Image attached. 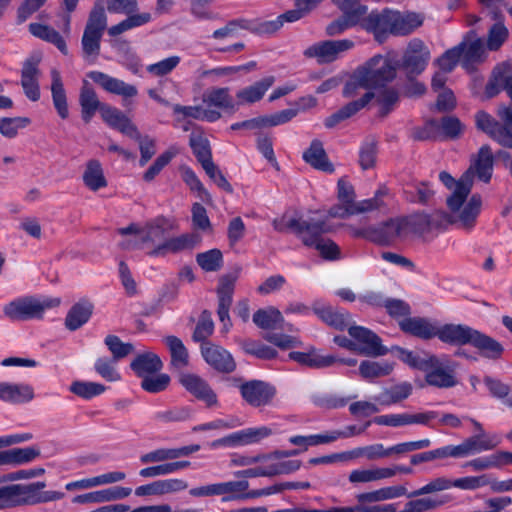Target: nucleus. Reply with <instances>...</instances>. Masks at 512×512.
<instances>
[{
	"label": "nucleus",
	"mask_w": 512,
	"mask_h": 512,
	"mask_svg": "<svg viewBox=\"0 0 512 512\" xmlns=\"http://www.w3.org/2000/svg\"><path fill=\"white\" fill-rule=\"evenodd\" d=\"M422 22V18L416 13L402 14L399 11L385 8L381 11H371L363 19L361 26L367 32L373 33L378 42H382L388 34H410L421 26Z\"/></svg>",
	"instance_id": "obj_1"
},
{
	"label": "nucleus",
	"mask_w": 512,
	"mask_h": 512,
	"mask_svg": "<svg viewBox=\"0 0 512 512\" xmlns=\"http://www.w3.org/2000/svg\"><path fill=\"white\" fill-rule=\"evenodd\" d=\"M59 298H44L42 300L34 296L18 297L3 307V314L11 321H27L40 319L46 309L60 305Z\"/></svg>",
	"instance_id": "obj_2"
},
{
	"label": "nucleus",
	"mask_w": 512,
	"mask_h": 512,
	"mask_svg": "<svg viewBox=\"0 0 512 512\" xmlns=\"http://www.w3.org/2000/svg\"><path fill=\"white\" fill-rule=\"evenodd\" d=\"M349 234L354 238H362L379 246H390L400 237L405 222L401 219H389L378 225L354 226L347 225Z\"/></svg>",
	"instance_id": "obj_3"
},
{
	"label": "nucleus",
	"mask_w": 512,
	"mask_h": 512,
	"mask_svg": "<svg viewBox=\"0 0 512 512\" xmlns=\"http://www.w3.org/2000/svg\"><path fill=\"white\" fill-rule=\"evenodd\" d=\"M498 116L505 124H500L485 111H478L475 115L476 127L500 145L512 147V108L507 106L499 108Z\"/></svg>",
	"instance_id": "obj_4"
},
{
	"label": "nucleus",
	"mask_w": 512,
	"mask_h": 512,
	"mask_svg": "<svg viewBox=\"0 0 512 512\" xmlns=\"http://www.w3.org/2000/svg\"><path fill=\"white\" fill-rule=\"evenodd\" d=\"M44 481L29 484H10V501L14 507L34 506L38 504L58 501L64 498L61 491H44Z\"/></svg>",
	"instance_id": "obj_5"
},
{
	"label": "nucleus",
	"mask_w": 512,
	"mask_h": 512,
	"mask_svg": "<svg viewBox=\"0 0 512 512\" xmlns=\"http://www.w3.org/2000/svg\"><path fill=\"white\" fill-rule=\"evenodd\" d=\"M458 363L451 360L448 355H431L425 373V382L432 387L448 389L458 384L456 369Z\"/></svg>",
	"instance_id": "obj_6"
},
{
	"label": "nucleus",
	"mask_w": 512,
	"mask_h": 512,
	"mask_svg": "<svg viewBox=\"0 0 512 512\" xmlns=\"http://www.w3.org/2000/svg\"><path fill=\"white\" fill-rule=\"evenodd\" d=\"M164 218H157L147 223L141 231V237L138 240H126L121 243V247L126 250L148 249L147 255L151 257H163L165 254H153L158 247L167 242L166 229L164 227Z\"/></svg>",
	"instance_id": "obj_7"
},
{
	"label": "nucleus",
	"mask_w": 512,
	"mask_h": 512,
	"mask_svg": "<svg viewBox=\"0 0 512 512\" xmlns=\"http://www.w3.org/2000/svg\"><path fill=\"white\" fill-rule=\"evenodd\" d=\"M286 225L301 240L303 245L309 248L323 239L325 234L333 231V226L323 218H291Z\"/></svg>",
	"instance_id": "obj_8"
},
{
	"label": "nucleus",
	"mask_w": 512,
	"mask_h": 512,
	"mask_svg": "<svg viewBox=\"0 0 512 512\" xmlns=\"http://www.w3.org/2000/svg\"><path fill=\"white\" fill-rule=\"evenodd\" d=\"M430 60V51L420 39H413L409 42L402 59L397 68L405 72L407 80L420 75L427 67Z\"/></svg>",
	"instance_id": "obj_9"
},
{
	"label": "nucleus",
	"mask_w": 512,
	"mask_h": 512,
	"mask_svg": "<svg viewBox=\"0 0 512 512\" xmlns=\"http://www.w3.org/2000/svg\"><path fill=\"white\" fill-rule=\"evenodd\" d=\"M397 64L390 58L376 55L359 67L370 88L382 87L396 77Z\"/></svg>",
	"instance_id": "obj_10"
},
{
	"label": "nucleus",
	"mask_w": 512,
	"mask_h": 512,
	"mask_svg": "<svg viewBox=\"0 0 512 512\" xmlns=\"http://www.w3.org/2000/svg\"><path fill=\"white\" fill-rule=\"evenodd\" d=\"M470 421L477 433L466 438L461 444L453 445V448L459 458L482 451L492 450L501 442V439L496 434H487L479 421L472 418Z\"/></svg>",
	"instance_id": "obj_11"
},
{
	"label": "nucleus",
	"mask_w": 512,
	"mask_h": 512,
	"mask_svg": "<svg viewBox=\"0 0 512 512\" xmlns=\"http://www.w3.org/2000/svg\"><path fill=\"white\" fill-rule=\"evenodd\" d=\"M237 279L238 271L221 276L216 290L218 298L217 315L225 333L232 327L229 311L233 302V293Z\"/></svg>",
	"instance_id": "obj_12"
},
{
	"label": "nucleus",
	"mask_w": 512,
	"mask_h": 512,
	"mask_svg": "<svg viewBox=\"0 0 512 512\" xmlns=\"http://www.w3.org/2000/svg\"><path fill=\"white\" fill-rule=\"evenodd\" d=\"M439 179L448 189H454L452 194L447 198L446 203L449 210L457 212L462 207L463 203H465L471 191V171H466L457 181L448 172L442 171L439 174Z\"/></svg>",
	"instance_id": "obj_13"
},
{
	"label": "nucleus",
	"mask_w": 512,
	"mask_h": 512,
	"mask_svg": "<svg viewBox=\"0 0 512 512\" xmlns=\"http://www.w3.org/2000/svg\"><path fill=\"white\" fill-rule=\"evenodd\" d=\"M458 45H462L461 66L468 73L474 72L486 58L483 40L477 37L475 31H469Z\"/></svg>",
	"instance_id": "obj_14"
},
{
	"label": "nucleus",
	"mask_w": 512,
	"mask_h": 512,
	"mask_svg": "<svg viewBox=\"0 0 512 512\" xmlns=\"http://www.w3.org/2000/svg\"><path fill=\"white\" fill-rule=\"evenodd\" d=\"M353 46L354 42L349 39L326 40L310 46L305 50L304 54L307 57L317 58L321 64L330 63L335 61L341 53L353 48Z\"/></svg>",
	"instance_id": "obj_15"
},
{
	"label": "nucleus",
	"mask_w": 512,
	"mask_h": 512,
	"mask_svg": "<svg viewBox=\"0 0 512 512\" xmlns=\"http://www.w3.org/2000/svg\"><path fill=\"white\" fill-rule=\"evenodd\" d=\"M242 398L252 407L268 405L276 394L275 388L261 380H250L239 385Z\"/></svg>",
	"instance_id": "obj_16"
},
{
	"label": "nucleus",
	"mask_w": 512,
	"mask_h": 512,
	"mask_svg": "<svg viewBox=\"0 0 512 512\" xmlns=\"http://www.w3.org/2000/svg\"><path fill=\"white\" fill-rule=\"evenodd\" d=\"M439 413L437 411H425L416 414L400 413V414H386L376 416L373 422L377 425L389 427H403L407 425L419 424L431 426V421L437 419Z\"/></svg>",
	"instance_id": "obj_17"
},
{
	"label": "nucleus",
	"mask_w": 512,
	"mask_h": 512,
	"mask_svg": "<svg viewBox=\"0 0 512 512\" xmlns=\"http://www.w3.org/2000/svg\"><path fill=\"white\" fill-rule=\"evenodd\" d=\"M180 384L199 401L204 402L208 407L216 406L218 399L216 393L210 387L208 382L200 376L193 373H181L179 375Z\"/></svg>",
	"instance_id": "obj_18"
},
{
	"label": "nucleus",
	"mask_w": 512,
	"mask_h": 512,
	"mask_svg": "<svg viewBox=\"0 0 512 512\" xmlns=\"http://www.w3.org/2000/svg\"><path fill=\"white\" fill-rule=\"evenodd\" d=\"M201 355L206 363L218 372L231 373L236 369V363L230 352L219 345L203 343Z\"/></svg>",
	"instance_id": "obj_19"
},
{
	"label": "nucleus",
	"mask_w": 512,
	"mask_h": 512,
	"mask_svg": "<svg viewBox=\"0 0 512 512\" xmlns=\"http://www.w3.org/2000/svg\"><path fill=\"white\" fill-rule=\"evenodd\" d=\"M40 57L33 55L25 60L21 70V86L26 97L35 102L40 99V88L38 83V76L40 71L38 64Z\"/></svg>",
	"instance_id": "obj_20"
},
{
	"label": "nucleus",
	"mask_w": 512,
	"mask_h": 512,
	"mask_svg": "<svg viewBox=\"0 0 512 512\" xmlns=\"http://www.w3.org/2000/svg\"><path fill=\"white\" fill-rule=\"evenodd\" d=\"M87 76L105 91L122 96L123 98H133L137 96L136 86L128 84L123 80L112 77L101 71H90Z\"/></svg>",
	"instance_id": "obj_21"
},
{
	"label": "nucleus",
	"mask_w": 512,
	"mask_h": 512,
	"mask_svg": "<svg viewBox=\"0 0 512 512\" xmlns=\"http://www.w3.org/2000/svg\"><path fill=\"white\" fill-rule=\"evenodd\" d=\"M473 330L465 324L447 323L437 326L435 337L450 346L462 347L470 343Z\"/></svg>",
	"instance_id": "obj_22"
},
{
	"label": "nucleus",
	"mask_w": 512,
	"mask_h": 512,
	"mask_svg": "<svg viewBox=\"0 0 512 512\" xmlns=\"http://www.w3.org/2000/svg\"><path fill=\"white\" fill-rule=\"evenodd\" d=\"M312 310L323 322L335 329L343 331L351 323V316L346 310L335 308L322 301H315Z\"/></svg>",
	"instance_id": "obj_23"
},
{
	"label": "nucleus",
	"mask_w": 512,
	"mask_h": 512,
	"mask_svg": "<svg viewBox=\"0 0 512 512\" xmlns=\"http://www.w3.org/2000/svg\"><path fill=\"white\" fill-rule=\"evenodd\" d=\"M349 335L357 342L363 344V351L371 356L386 355L388 349L381 344V338L368 328L349 325Z\"/></svg>",
	"instance_id": "obj_24"
},
{
	"label": "nucleus",
	"mask_w": 512,
	"mask_h": 512,
	"mask_svg": "<svg viewBox=\"0 0 512 512\" xmlns=\"http://www.w3.org/2000/svg\"><path fill=\"white\" fill-rule=\"evenodd\" d=\"M35 397L34 389L27 383L0 382V401L12 405L25 404Z\"/></svg>",
	"instance_id": "obj_25"
},
{
	"label": "nucleus",
	"mask_w": 512,
	"mask_h": 512,
	"mask_svg": "<svg viewBox=\"0 0 512 512\" xmlns=\"http://www.w3.org/2000/svg\"><path fill=\"white\" fill-rule=\"evenodd\" d=\"M132 493L129 487L113 486L107 489L93 491L81 495H77L73 499V503H103L124 499Z\"/></svg>",
	"instance_id": "obj_26"
},
{
	"label": "nucleus",
	"mask_w": 512,
	"mask_h": 512,
	"mask_svg": "<svg viewBox=\"0 0 512 512\" xmlns=\"http://www.w3.org/2000/svg\"><path fill=\"white\" fill-rule=\"evenodd\" d=\"M400 329L414 337L430 340L435 337L437 325L424 317H406L399 321Z\"/></svg>",
	"instance_id": "obj_27"
},
{
	"label": "nucleus",
	"mask_w": 512,
	"mask_h": 512,
	"mask_svg": "<svg viewBox=\"0 0 512 512\" xmlns=\"http://www.w3.org/2000/svg\"><path fill=\"white\" fill-rule=\"evenodd\" d=\"M472 334L469 345L476 348L482 357L491 360L501 358L504 347L500 342L476 329Z\"/></svg>",
	"instance_id": "obj_28"
},
{
	"label": "nucleus",
	"mask_w": 512,
	"mask_h": 512,
	"mask_svg": "<svg viewBox=\"0 0 512 512\" xmlns=\"http://www.w3.org/2000/svg\"><path fill=\"white\" fill-rule=\"evenodd\" d=\"M374 96L375 95L373 92L368 91L360 99L347 103L338 111L325 119V127L331 129L338 125L340 122L349 119L364 107H366L368 103L374 98Z\"/></svg>",
	"instance_id": "obj_29"
},
{
	"label": "nucleus",
	"mask_w": 512,
	"mask_h": 512,
	"mask_svg": "<svg viewBox=\"0 0 512 512\" xmlns=\"http://www.w3.org/2000/svg\"><path fill=\"white\" fill-rule=\"evenodd\" d=\"M274 82V76H267L250 86L238 90L236 92V105L240 106L245 104H253L260 101L265 93L269 90V88L274 84Z\"/></svg>",
	"instance_id": "obj_30"
},
{
	"label": "nucleus",
	"mask_w": 512,
	"mask_h": 512,
	"mask_svg": "<svg viewBox=\"0 0 512 512\" xmlns=\"http://www.w3.org/2000/svg\"><path fill=\"white\" fill-rule=\"evenodd\" d=\"M493 162L490 146L483 145L467 171H471L472 178L476 175L481 181L488 183L492 177Z\"/></svg>",
	"instance_id": "obj_31"
},
{
	"label": "nucleus",
	"mask_w": 512,
	"mask_h": 512,
	"mask_svg": "<svg viewBox=\"0 0 512 512\" xmlns=\"http://www.w3.org/2000/svg\"><path fill=\"white\" fill-rule=\"evenodd\" d=\"M482 206V198L479 194H473L466 204L455 213L458 227L471 230L478 215L480 214Z\"/></svg>",
	"instance_id": "obj_32"
},
{
	"label": "nucleus",
	"mask_w": 512,
	"mask_h": 512,
	"mask_svg": "<svg viewBox=\"0 0 512 512\" xmlns=\"http://www.w3.org/2000/svg\"><path fill=\"white\" fill-rule=\"evenodd\" d=\"M303 159L317 170L328 173L334 171V167L327 157L323 143L318 139L312 140L309 148L303 152Z\"/></svg>",
	"instance_id": "obj_33"
},
{
	"label": "nucleus",
	"mask_w": 512,
	"mask_h": 512,
	"mask_svg": "<svg viewBox=\"0 0 512 512\" xmlns=\"http://www.w3.org/2000/svg\"><path fill=\"white\" fill-rule=\"evenodd\" d=\"M79 104L81 106V117L85 123H89L97 111L101 112L105 103L99 101L94 89L84 83L80 90Z\"/></svg>",
	"instance_id": "obj_34"
},
{
	"label": "nucleus",
	"mask_w": 512,
	"mask_h": 512,
	"mask_svg": "<svg viewBox=\"0 0 512 512\" xmlns=\"http://www.w3.org/2000/svg\"><path fill=\"white\" fill-rule=\"evenodd\" d=\"M201 242V236L197 233H186L177 237L168 238L162 246L158 247L153 254L178 253L183 250L193 249Z\"/></svg>",
	"instance_id": "obj_35"
},
{
	"label": "nucleus",
	"mask_w": 512,
	"mask_h": 512,
	"mask_svg": "<svg viewBox=\"0 0 512 512\" xmlns=\"http://www.w3.org/2000/svg\"><path fill=\"white\" fill-rule=\"evenodd\" d=\"M289 359L313 369H321L334 365L337 357L333 355H321L315 350L309 352L293 351L288 355Z\"/></svg>",
	"instance_id": "obj_36"
},
{
	"label": "nucleus",
	"mask_w": 512,
	"mask_h": 512,
	"mask_svg": "<svg viewBox=\"0 0 512 512\" xmlns=\"http://www.w3.org/2000/svg\"><path fill=\"white\" fill-rule=\"evenodd\" d=\"M93 304L88 300H82L74 304L65 318V326L70 331H75L86 324L92 313Z\"/></svg>",
	"instance_id": "obj_37"
},
{
	"label": "nucleus",
	"mask_w": 512,
	"mask_h": 512,
	"mask_svg": "<svg viewBox=\"0 0 512 512\" xmlns=\"http://www.w3.org/2000/svg\"><path fill=\"white\" fill-rule=\"evenodd\" d=\"M40 454V449L36 446L3 450L1 451V466L24 465L38 458Z\"/></svg>",
	"instance_id": "obj_38"
},
{
	"label": "nucleus",
	"mask_w": 512,
	"mask_h": 512,
	"mask_svg": "<svg viewBox=\"0 0 512 512\" xmlns=\"http://www.w3.org/2000/svg\"><path fill=\"white\" fill-rule=\"evenodd\" d=\"M189 145L197 161L204 166L212 167V151L208 138L202 131H193L189 136Z\"/></svg>",
	"instance_id": "obj_39"
},
{
	"label": "nucleus",
	"mask_w": 512,
	"mask_h": 512,
	"mask_svg": "<svg viewBox=\"0 0 512 512\" xmlns=\"http://www.w3.org/2000/svg\"><path fill=\"white\" fill-rule=\"evenodd\" d=\"M130 367L137 376L144 378L145 376L159 372L163 367V363L158 355L147 352L138 355L131 362Z\"/></svg>",
	"instance_id": "obj_40"
},
{
	"label": "nucleus",
	"mask_w": 512,
	"mask_h": 512,
	"mask_svg": "<svg viewBox=\"0 0 512 512\" xmlns=\"http://www.w3.org/2000/svg\"><path fill=\"white\" fill-rule=\"evenodd\" d=\"M29 32L33 36L55 45L62 54H68L66 41L54 28L40 23H30Z\"/></svg>",
	"instance_id": "obj_41"
},
{
	"label": "nucleus",
	"mask_w": 512,
	"mask_h": 512,
	"mask_svg": "<svg viewBox=\"0 0 512 512\" xmlns=\"http://www.w3.org/2000/svg\"><path fill=\"white\" fill-rule=\"evenodd\" d=\"M272 429L267 426L249 427L232 433L234 447L257 444L272 435Z\"/></svg>",
	"instance_id": "obj_42"
},
{
	"label": "nucleus",
	"mask_w": 512,
	"mask_h": 512,
	"mask_svg": "<svg viewBox=\"0 0 512 512\" xmlns=\"http://www.w3.org/2000/svg\"><path fill=\"white\" fill-rule=\"evenodd\" d=\"M51 93L54 107L58 113V115L62 119H66L69 115L68 105H67V97L64 89V85L62 82V78L60 72L56 69L51 70Z\"/></svg>",
	"instance_id": "obj_43"
},
{
	"label": "nucleus",
	"mask_w": 512,
	"mask_h": 512,
	"mask_svg": "<svg viewBox=\"0 0 512 512\" xmlns=\"http://www.w3.org/2000/svg\"><path fill=\"white\" fill-rule=\"evenodd\" d=\"M393 355L412 369L422 371L426 369L430 353L408 350L399 346L392 347Z\"/></svg>",
	"instance_id": "obj_44"
},
{
	"label": "nucleus",
	"mask_w": 512,
	"mask_h": 512,
	"mask_svg": "<svg viewBox=\"0 0 512 512\" xmlns=\"http://www.w3.org/2000/svg\"><path fill=\"white\" fill-rule=\"evenodd\" d=\"M171 357V366L181 370L189 364V353L183 341L177 336L170 335L164 338Z\"/></svg>",
	"instance_id": "obj_45"
},
{
	"label": "nucleus",
	"mask_w": 512,
	"mask_h": 512,
	"mask_svg": "<svg viewBox=\"0 0 512 512\" xmlns=\"http://www.w3.org/2000/svg\"><path fill=\"white\" fill-rule=\"evenodd\" d=\"M203 102L208 106L235 111L237 109L236 102L230 95L228 87L212 88L203 94Z\"/></svg>",
	"instance_id": "obj_46"
},
{
	"label": "nucleus",
	"mask_w": 512,
	"mask_h": 512,
	"mask_svg": "<svg viewBox=\"0 0 512 512\" xmlns=\"http://www.w3.org/2000/svg\"><path fill=\"white\" fill-rule=\"evenodd\" d=\"M413 391V386L409 382H402L391 387L385 388L375 399L382 405L390 406L407 399Z\"/></svg>",
	"instance_id": "obj_47"
},
{
	"label": "nucleus",
	"mask_w": 512,
	"mask_h": 512,
	"mask_svg": "<svg viewBox=\"0 0 512 512\" xmlns=\"http://www.w3.org/2000/svg\"><path fill=\"white\" fill-rule=\"evenodd\" d=\"M83 182L91 191H98L107 186V180L101 163L96 159H91L86 163L83 173Z\"/></svg>",
	"instance_id": "obj_48"
},
{
	"label": "nucleus",
	"mask_w": 512,
	"mask_h": 512,
	"mask_svg": "<svg viewBox=\"0 0 512 512\" xmlns=\"http://www.w3.org/2000/svg\"><path fill=\"white\" fill-rule=\"evenodd\" d=\"M253 322L261 329L274 330L282 328L284 318L278 309L269 307L266 309H258L253 315Z\"/></svg>",
	"instance_id": "obj_49"
},
{
	"label": "nucleus",
	"mask_w": 512,
	"mask_h": 512,
	"mask_svg": "<svg viewBox=\"0 0 512 512\" xmlns=\"http://www.w3.org/2000/svg\"><path fill=\"white\" fill-rule=\"evenodd\" d=\"M106 28L107 15L104 8V0H95L84 29L103 34Z\"/></svg>",
	"instance_id": "obj_50"
},
{
	"label": "nucleus",
	"mask_w": 512,
	"mask_h": 512,
	"mask_svg": "<svg viewBox=\"0 0 512 512\" xmlns=\"http://www.w3.org/2000/svg\"><path fill=\"white\" fill-rule=\"evenodd\" d=\"M356 395L344 397L333 393H315L311 396L312 403L323 409H338L345 407Z\"/></svg>",
	"instance_id": "obj_51"
},
{
	"label": "nucleus",
	"mask_w": 512,
	"mask_h": 512,
	"mask_svg": "<svg viewBox=\"0 0 512 512\" xmlns=\"http://www.w3.org/2000/svg\"><path fill=\"white\" fill-rule=\"evenodd\" d=\"M448 457L459 458L455 452L453 445H446L434 450L414 454L410 457L411 465H419L424 462H430L436 459H444Z\"/></svg>",
	"instance_id": "obj_52"
},
{
	"label": "nucleus",
	"mask_w": 512,
	"mask_h": 512,
	"mask_svg": "<svg viewBox=\"0 0 512 512\" xmlns=\"http://www.w3.org/2000/svg\"><path fill=\"white\" fill-rule=\"evenodd\" d=\"M213 332L214 322L212 314L208 310H203L192 334V339L195 342L201 343V345L203 343H209L207 339L213 334Z\"/></svg>",
	"instance_id": "obj_53"
},
{
	"label": "nucleus",
	"mask_w": 512,
	"mask_h": 512,
	"mask_svg": "<svg viewBox=\"0 0 512 512\" xmlns=\"http://www.w3.org/2000/svg\"><path fill=\"white\" fill-rule=\"evenodd\" d=\"M393 366L386 361L365 360L359 365V373L364 379H374L389 375Z\"/></svg>",
	"instance_id": "obj_54"
},
{
	"label": "nucleus",
	"mask_w": 512,
	"mask_h": 512,
	"mask_svg": "<svg viewBox=\"0 0 512 512\" xmlns=\"http://www.w3.org/2000/svg\"><path fill=\"white\" fill-rule=\"evenodd\" d=\"M197 264L206 272H215L223 266V254L217 249H211L196 255Z\"/></svg>",
	"instance_id": "obj_55"
},
{
	"label": "nucleus",
	"mask_w": 512,
	"mask_h": 512,
	"mask_svg": "<svg viewBox=\"0 0 512 512\" xmlns=\"http://www.w3.org/2000/svg\"><path fill=\"white\" fill-rule=\"evenodd\" d=\"M104 344L110 351L112 355L111 358L117 362L134 352L133 344L123 342L116 335H107L104 339Z\"/></svg>",
	"instance_id": "obj_56"
},
{
	"label": "nucleus",
	"mask_w": 512,
	"mask_h": 512,
	"mask_svg": "<svg viewBox=\"0 0 512 512\" xmlns=\"http://www.w3.org/2000/svg\"><path fill=\"white\" fill-rule=\"evenodd\" d=\"M102 36L103 34L96 31L84 29L81 39L84 58L89 59L90 57H93V59H96L98 57Z\"/></svg>",
	"instance_id": "obj_57"
},
{
	"label": "nucleus",
	"mask_w": 512,
	"mask_h": 512,
	"mask_svg": "<svg viewBox=\"0 0 512 512\" xmlns=\"http://www.w3.org/2000/svg\"><path fill=\"white\" fill-rule=\"evenodd\" d=\"M336 6L342 11L343 15L351 19V22L357 24L363 22L368 11V7L362 4L360 0H342Z\"/></svg>",
	"instance_id": "obj_58"
},
{
	"label": "nucleus",
	"mask_w": 512,
	"mask_h": 512,
	"mask_svg": "<svg viewBox=\"0 0 512 512\" xmlns=\"http://www.w3.org/2000/svg\"><path fill=\"white\" fill-rule=\"evenodd\" d=\"M406 199L412 203L427 204L433 196V190L427 183L418 182L404 189Z\"/></svg>",
	"instance_id": "obj_59"
},
{
	"label": "nucleus",
	"mask_w": 512,
	"mask_h": 512,
	"mask_svg": "<svg viewBox=\"0 0 512 512\" xmlns=\"http://www.w3.org/2000/svg\"><path fill=\"white\" fill-rule=\"evenodd\" d=\"M105 390L103 384L96 382L74 381L70 386L72 393L86 400L101 395Z\"/></svg>",
	"instance_id": "obj_60"
},
{
	"label": "nucleus",
	"mask_w": 512,
	"mask_h": 512,
	"mask_svg": "<svg viewBox=\"0 0 512 512\" xmlns=\"http://www.w3.org/2000/svg\"><path fill=\"white\" fill-rule=\"evenodd\" d=\"M31 123L28 117H3L0 118V133L6 138H15L19 129L27 127Z\"/></svg>",
	"instance_id": "obj_61"
},
{
	"label": "nucleus",
	"mask_w": 512,
	"mask_h": 512,
	"mask_svg": "<svg viewBox=\"0 0 512 512\" xmlns=\"http://www.w3.org/2000/svg\"><path fill=\"white\" fill-rule=\"evenodd\" d=\"M280 28L281 20L278 18L274 20L247 19L246 30L260 36L271 35Z\"/></svg>",
	"instance_id": "obj_62"
},
{
	"label": "nucleus",
	"mask_w": 512,
	"mask_h": 512,
	"mask_svg": "<svg viewBox=\"0 0 512 512\" xmlns=\"http://www.w3.org/2000/svg\"><path fill=\"white\" fill-rule=\"evenodd\" d=\"M117 361L108 357H99L94 363L95 371L106 381L115 382L120 380L121 376L115 368Z\"/></svg>",
	"instance_id": "obj_63"
},
{
	"label": "nucleus",
	"mask_w": 512,
	"mask_h": 512,
	"mask_svg": "<svg viewBox=\"0 0 512 512\" xmlns=\"http://www.w3.org/2000/svg\"><path fill=\"white\" fill-rule=\"evenodd\" d=\"M440 136L438 120L430 119L421 127H415L411 131V137L416 141L435 140Z\"/></svg>",
	"instance_id": "obj_64"
}]
</instances>
